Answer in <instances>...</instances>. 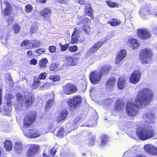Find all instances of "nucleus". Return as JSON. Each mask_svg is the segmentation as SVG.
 <instances>
[{"label": "nucleus", "instance_id": "obj_1", "mask_svg": "<svg viewBox=\"0 0 157 157\" xmlns=\"http://www.w3.org/2000/svg\"><path fill=\"white\" fill-rule=\"evenodd\" d=\"M153 96V93L151 90L147 88L142 89L137 95L134 103L132 102L127 103L126 112L128 115L132 117L137 115L139 108L148 105Z\"/></svg>", "mask_w": 157, "mask_h": 157}, {"label": "nucleus", "instance_id": "obj_31", "mask_svg": "<svg viewBox=\"0 0 157 157\" xmlns=\"http://www.w3.org/2000/svg\"><path fill=\"white\" fill-rule=\"evenodd\" d=\"M121 22L120 21L117 19H113L112 21H108V23L110 24L112 26H116L119 25Z\"/></svg>", "mask_w": 157, "mask_h": 157}, {"label": "nucleus", "instance_id": "obj_63", "mask_svg": "<svg viewBox=\"0 0 157 157\" xmlns=\"http://www.w3.org/2000/svg\"><path fill=\"white\" fill-rule=\"evenodd\" d=\"M36 1L37 2L41 3H45L46 2V0H36Z\"/></svg>", "mask_w": 157, "mask_h": 157}, {"label": "nucleus", "instance_id": "obj_55", "mask_svg": "<svg viewBox=\"0 0 157 157\" xmlns=\"http://www.w3.org/2000/svg\"><path fill=\"white\" fill-rule=\"evenodd\" d=\"M11 34L10 33H8L5 36V44L7 43V40L9 37L10 36Z\"/></svg>", "mask_w": 157, "mask_h": 157}, {"label": "nucleus", "instance_id": "obj_62", "mask_svg": "<svg viewBox=\"0 0 157 157\" xmlns=\"http://www.w3.org/2000/svg\"><path fill=\"white\" fill-rule=\"evenodd\" d=\"M2 89H0V105L2 104Z\"/></svg>", "mask_w": 157, "mask_h": 157}, {"label": "nucleus", "instance_id": "obj_41", "mask_svg": "<svg viewBox=\"0 0 157 157\" xmlns=\"http://www.w3.org/2000/svg\"><path fill=\"white\" fill-rule=\"evenodd\" d=\"M60 78L59 76L58 75L51 76L49 77V79L54 82L59 80Z\"/></svg>", "mask_w": 157, "mask_h": 157}, {"label": "nucleus", "instance_id": "obj_53", "mask_svg": "<svg viewBox=\"0 0 157 157\" xmlns=\"http://www.w3.org/2000/svg\"><path fill=\"white\" fill-rule=\"evenodd\" d=\"M83 29L86 33L89 34V31L90 29V26L88 25H84Z\"/></svg>", "mask_w": 157, "mask_h": 157}, {"label": "nucleus", "instance_id": "obj_42", "mask_svg": "<svg viewBox=\"0 0 157 157\" xmlns=\"http://www.w3.org/2000/svg\"><path fill=\"white\" fill-rule=\"evenodd\" d=\"M64 135V129L63 128H59L58 130V133L57 135L58 136L61 137Z\"/></svg>", "mask_w": 157, "mask_h": 157}, {"label": "nucleus", "instance_id": "obj_35", "mask_svg": "<svg viewBox=\"0 0 157 157\" xmlns=\"http://www.w3.org/2000/svg\"><path fill=\"white\" fill-rule=\"evenodd\" d=\"M5 80L6 82L11 83L13 82V80L10 73H8L5 75Z\"/></svg>", "mask_w": 157, "mask_h": 157}, {"label": "nucleus", "instance_id": "obj_13", "mask_svg": "<svg viewBox=\"0 0 157 157\" xmlns=\"http://www.w3.org/2000/svg\"><path fill=\"white\" fill-rule=\"evenodd\" d=\"M143 118L146 122L150 123L153 122L154 115L150 110L145 111L142 116Z\"/></svg>", "mask_w": 157, "mask_h": 157}, {"label": "nucleus", "instance_id": "obj_28", "mask_svg": "<svg viewBox=\"0 0 157 157\" xmlns=\"http://www.w3.org/2000/svg\"><path fill=\"white\" fill-rule=\"evenodd\" d=\"M23 148V144L21 142H17L15 143L14 148L17 153H20Z\"/></svg>", "mask_w": 157, "mask_h": 157}, {"label": "nucleus", "instance_id": "obj_45", "mask_svg": "<svg viewBox=\"0 0 157 157\" xmlns=\"http://www.w3.org/2000/svg\"><path fill=\"white\" fill-rule=\"evenodd\" d=\"M28 47H29L31 49L35 48V44L33 42V40H31L30 41L28 40Z\"/></svg>", "mask_w": 157, "mask_h": 157}, {"label": "nucleus", "instance_id": "obj_10", "mask_svg": "<svg viewBox=\"0 0 157 157\" xmlns=\"http://www.w3.org/2000/svg\"><path fill=\"white\" fill-rule=\"evenodd\" d=\"M139 37L141 39L146 40L151 37V34L148 30L145 29H140L137 30Z\"/></svg>", "mask_w": 157, "mask_h": 157}, {"label": "nucleus", "instance_id": "obj_17", "mask_svg": "<svg viewBox=\"0 0 157 157\" xmlns=\"http://www.w3.org/2000/svg\"><path fill=\"white\" fill-rule=\"evenodd\" d=\"M105 43V42H98L95 43L88 50V53L91 54L94 53Z\"/></svg>", "mask_w": 157, "mask_h": 157}, {"label": "nucleus", "instance_id": "obj_47", "mask_svg": "<svg viewBox=\"0 0 157 157\" xmlns=\"http://www.w3.org/2000/svg\"><path fill=\"white\" fill-rule=\"evenodd\" d=\"M47 74L45 72H43L39 75V79H44L47 76Z\"/></svg>", "mask_w": 157, "mask_h": 157}, {"label": "nucleus", "instance_id": "obj_57", "mask_svg": "<svg viewBox=\"0 0 157 157\" xmlns=\"http://www.w3.org/2000/svg\"><path fill=\"white\" fill-rule=\"evenodd\" d=\"M56 146H54V147L51 150L50 152L51 154H52L53 155L55 154L56 152Z\"/></svg>", "mask_w": 157, "mask_h": 157}, {"label": "nucleus", "instance_id": "obj_56", "mask_svg": "<svg viewBox=\"0 0 157 157\" xmlns=\"http://www.w3.org/2000/svg\"><path fill=\"white\" fill-rule=\"evenodd\" d=\"M95 119L94 121V123L93 124H91L90 125V126L93 127L96 125L97 124V120L98 118V117L97 116H95Z\"/></svg>", "mask_w": 157, "mask_h": 157}, {"label": "nucleus", "instance_id": "obj_27", "mask_svg": "<svg viewBox=\"0 0 157 157\" xmlns=\"http://www.w3.org/2000/svg\"><path fill=\"white\" fill-rule=\"evenodd\" d=\"M4 147L7 151H11L13 148L12 144L11 141L6 140L4 143Z\"/></svg>", "mask_w": 157, "mask_h": 157}, {"label": "nucleus", "instance_id": "obj_43", "mask_svg": "<svg viewBox=\"0 0 157 157\" xmlns=\"http://www.w3.org/2000/svg\"><path fill=\"white\" fill-rule=\"evenodd\" d=\"M68 50L71 52H75L78 50V47L76 45L71 46L69 47Z\"/></svg>", "mask_w": 157, "mask_h": 157}, {"label": "nucleus", "instance_id": "obj_7", "mask_svg": "<svg viewBox=\"0 0 157 157\" xmlns=\"http://www.w3.org/2000/svg\"><path fill=\"white\" fill-rule=\"evenodd\" d=\"M81 100V98L80 96L74 97L69 99L68 104L70 109L73 110L77 108L80 103Z\"/></svg>", "mask_w": 157, "mask_h": 157}, {"label": "nucleus", "instance_id": "obj_54", "mask_svg": "<svg viewBox=\"0 0 157 157\" xmlns=\"http://www.w3.org/2000/svg\"><path fill=\"white\" fill-rule=\"evenodd\" d=\"M37 63V60L36 59H33L30 60V63L32 65H36Z\"/></svg>", "mask_w": 157, "mask_h": 157}, {"label": "nucleus", "instance_id": "obj_37", "mask_svg": "<svg viewBox=\"0 0 157 157\" xmlns=\"http://www.w3.org/2000/svg\"><path fill=\"white\" fill-rule=\"evenodd\" d=\"M95 137H90L87 140V141L89 146H92L95 143Z\"/></svg>", "mask_w": 157, "mask_h": 157}, {"label": "nucleus", "instance_id": "obj_6", "mask_svg": "<svg viewBox=\"0 0 157 157\" xmlns=\"http://www.w3.org/2000/svg\"><path fill=\"white\" fill-rule=\"evenodd\" d=\"M36 117V112L32 113L26 115L23 120V124L25 126L28 127L34 122Z\"/></svg>", "mask_w": 157, "mask_h": 157}, {"label": "nucleus", "instance_id": "obj_44", "mask_svg": "<svg viewBox=\"0 0 157 157\" xmlns=\"http://www.w3.org/2000/svg\"><path fill=\"white\" fill-rule=\"evenodd\" d=\"M20 29V27L17 24H15L13 26V30L14 33H18Z\"/></svg>", "mask_w": 157, "mask_h": 157}, {"label": "nucleus", "instance_id": "obj_52", "mask_svg": "<svg viewBox=\"0 0 157 157\" xmlns=\"http://www.w3.org/2000/svg\"><path fill=\"white\" fill-rule=\"evenodd\" d=\"M81 19L82 18L81 17H78V19L77 20V25H79L82 24V23H83L84 25L85 23H84L83 19Z\"/></svg>", "mask_w": 157, "mask_h": 157}, {"label": "nucleus", "instance_id": "obj_5", "mask_svg": "<svg viewBox=\"0 0 157 157\" xmlns=\"http://www.w3.org/2000/svg\"><path fill=\"white\" fill-rule=\"evenodd\" d=\"M152 52L148 48L141 50L140 54V59L142 63H148L150 62L152 57Z\"/></svg>", "mask_w": 157, "mask_h": 157}, {"label": "nucleus", "instance_id": "obj_23", "mask_svg": "<svg viewBox=\"0 0 157 157\" xmlns=\"http://www.w3.org/2000/svg\"><path fill=\"white\" fill-rule=\"evenodd\" d=\"M67 115V111L65 110H63L61 113L58 116L56 119V121L60 122L64 120Z\"/></svg>", "mask_w": 157, "mask_h": 157}, {"label": "nucleus", "instance_id": "obj_39", "mask_svg": "<svg viewBox=\"0 0 157 157\" xmlns=\"http://www.w3.org/2000/svg\"><path fill=\"white\" fill-rule=\"evenodd\" d=\"M69 45V44H66L64 45H63L61 44H59V46L60 48V49L62 51H65L66 49L68 47Z\"/></svg>", "mask_w": 157, "mask_h": 157}, {"label": "nucleus", "instance_id": "obj_26", "mask_svg": "<svg viewBox=\"0 0 157 157\" xmlns=\"http://www.w3.org/2000/svg\"><path fill=\"white\" fill-rule=\"evenodd\" d=\"M125 78L124 77H121L119 78L117 82V86L119 89L122 90L124 88L125 83Z\"/></svg>", "mask_w": 157, "mask_h": 157}, {"label": "nucleus", "instance_id": "obj_12", "mask_svg": "<svg viewBox=\"0 0 157 157\" xmlns=\"http://www.w3.org/2000/svg\"><path fill=\"white\" fill-rule=\"evenodd\" d=\"M63 88V92L67 94H72L77 90L75 86L70 83H67Z\"/></svg>", "mask_w": 157, "mask_h": 157}, {"label": "nucleus", "instance_id": "obj_24", "mask_svg": "<svg viewBox=\"0 0 157 157\" xmlns=\"http://www.w3.org/2000/svg\"><path fill=\"white\" fill-rule=\"evenodd\" d=\"M67 60L68 64L71 66H75L78 63L79 60L78 58H73L71 57H67Z\"/></svg>", "mask_w": 157, "mask_h": 157}, {"label": "nucleus", "instance_id": "obj_48", "mask_svg": "<svg viewBox=\"0 0 157 157\" xmlns=\"http://www.w3.org/2000/svg\"><path fill=\"white\" fill-rule=\"evenodd\" d=\"M56 48L55 46H51L49 47V50L51 53H54L56 51Z\"/></svg>", "mask_w": 157, "mask_h": 157}, {"label": "nucleus", "instance_id": "obj_11", "mask_svg": "<svg viewBox=\"0 0 157 157\" xmlns=\"http://www.w3.org/2000/svg\"><path fill=\"white\" fill-rule=\"evenodd\" d=\"M126 56V51L124 50H122L117 54L115 62L118 66L121 65L122 63L123 59Z\"/></svg>", "mask_w": 157, "mask_h": 157}, {"label": "nucleus", "instance_id": "obj_19", "mask_svg": "<svg viewBox=\"0 0 157 157\" xmlns=\"http://www.w3.org/2000/svg\"><path fill=\"white\" fill-rule=\"evenodd\" d=\"M80 31L79 29L75 28L71 36V43L72 44L76 43L78 41V38L80 36Z\"/></svg>", "mask_w": 157, "mask_h": 157}, {"label": "nucleus", "instance_id": "obj_36", "mask_svg": "<svg viewBox=\"0 0 157 157\" xmlns=\"http://www.w3.org/2000/svg\"><path fill=\"white\" fill-rule=\"evenodd\" d=\"M31 138H36L40 136V133L38 131L31 130Z\"/></svg>", "mask_w": 157, "mask_h": 157}, {"label": "nucleus", "instance_id": "obj_21", "mask_svg": "<svg viewBox=\"0 0 157 157\" xmlns=\"http://www.w3.org/2000/svg\"><path fill=\"white\" fill-rule=\"evenodd\" d=\"M67 115V111L65 110H63L61 113L58 116L56 119V121L60 122L64 120Z\"/></svg>", "mask_w": 157, "mask_h": 157}, {"label": "nucleus", "instance_id": "obj_29", "mask_svg": "<svg viewBox=\"0 0 157 157\" xmlns=\"http://www.w3.org/2000/svg\"><path fill=\"white\" fill-rule=\"evenodd\" d=\"M101 145L102 146H104L109 140V138L107 136L104 135L101 136Z\"/></svg>", "mask_w": 157, "mask_h": 157}, {"label": "nucleus", "instance_id": "obj_18", "mask_svg": "<svg viewBox=\"0 0 157 157\" xmlns=\"http://www.w3.org/2000/svg\"><path fill=\"white\" fill-rule=\"evenodd\" d=\"M116 79L114 78L108 79L106 82L105 85V89L108 91L112 90L114 87Z\"/></svg>", "mask_w": 157, "mask_h": 157}, {"label": "nucleus", "instance_id": "obj_60", "mask_svg": "<svg viewBox=\"0 0 157 157\" xmlns=\"http://www.w3.org/2000/svg\"><path fill=\"white\" fill-rule=\"evenodd\" d=\"M31 130L29 131V133H25L24 134L25 136L27 137L31 138Z\"/></svg>", "mask_w": 157, "mask_h": 157}, {"label": "nucleus", "instance_id": "obj_3", "mask_svg": "<svg viewBox=\"0 0 157 157\" xmlns=\"http://www.w3.org/2000/svg\"><path fill=\"white\" fill-rule=\"evenodd\" d=\"M137 134L140 139L145 140L153 137L155 132L152 127L145 124L137 127Z\"/></svg>", "mask_w": 157, "mask_h": 157}, {"label": "nucleus", "instance_id": "obj_8", "mask_svg": "<svg viewBox=\"0 0 157 157\" xmlns=\"http://www.w3.org/2000/svg\"><path fill=\"white\" fill-rule=\"evenodd\" d=\"M39 147L38 145L33 144L30 145L26 153V155L28 157L35 156L37 154Z\"/></svg>", "mask_w": 157, "mask_h": 157}, {"label": "nucleus", "instance_id": "obj_50", "mask_svg": "<svg viewBox=\"0 0 157 157\" xmlns=\"http://www.w3.org/2000/svg\"><path fill=\"white\" fill-rule=\"evenodd\" d=\"M57 68V65L55 63L52 64L50 67V69L51 71H54Z\"/></svg>", "mask_w": 157, "mask_h": 157}, {"label": "nucleus", "instance_id": "obj_30", "mask_svg": "<svg viewBox=\"0 0 157 157\" xmlns=\"http://www.w3.org/2000/svg\"><path fill=\"white\" fill-rule=\"evenodd\" d=\"M130 42L132 48L134 49L138 47L139 45L138 42L136 39H132L130 41Z\"/></svg>", "mask_w": 157, "mask_h": 157}, {"label": "nucleus", "instance_id": "obj_49", "mask_svg": "<svg viewBox=\"0 0 157 157\" xmlns=\"http://www.w3.org/2000/svg\"><path fill=\"white\" fill-rule=\"evenodd\" d=\"M33 42L35 44V48L39 47L41 45V43L38 40H33Z\"/></svg>", "mask_w": 157, "mask_h": 157}, {"label": "nucleus", "instance_id": "obj_2", "mask_svg": "<svg viewBox=\"0 0 157 157\" xmlns=\"http://www.w3.org/2000/svg\"><path fill=\"white\" fill-rule=\"evenodd\" d=\"M16 98L17 101L14 105V107L16 112L17 113H20L22 110L24 104V98L25 100L24 105L25 107L31 106L34 100L33 97L31 94L25 95L24 97L20 93H17Z\"/></svg>", "mask_w": 157, "mask_h": 157}, {"label": "nucleus", "instance_id": "obj_40", "mask_svg": "<svg viewBox=\"0 0 157 157\" xmlns=\"http://www.w3.org/2000/svg\"><path fill=\"white\" fill-rule=\"evenodd\" d=\"M33 10V7L32 5L28 4L25 6V11L27 13H29L32 12Z\"/></svg>", "mask_w": 157, "mask_h": 157}, {"label": "nucleus", "instance_id": "obj_22", "mask_svg": "<svg viewBox=\"0 0 157 157\" xmlns=\"http://www.w3.org/2000/svg\"><path fill=\"white\" fill-rule=\"evenodd\" d=\"M67 115V111L65 110H63L61 113L58 116L56 119V121L60 122L64 120Z\"/></svg>", "mask_w": 157, "mask_h": 157}, {"label": "nucleus", "instance_id": "obj_15", "mask_svg": "<svg viewBox=\"0 0 157 157\" xmlns=\"http://www.w3.org/2000/svg\"><path fill=\"white\" fill-rule=\"evenodd\" d=\"M51 10L49 7L45 8L40 12V15L43 17L44 20H48L51 15Z\"/></svg>", "mask_w": 157, "mask_h": 157}, {"label": "nucleus", "instance_id": "obj_58", "mask_svg": "<svg viewBox=\"0 0 157 157\" xmlns=\"http://www.w3.org/2000/svg\"><path fill=\"white\" fill-rule=\"evenodd\" d=\"M7 22H8V25L10 24L13 22V19L12 17H9L7 20Z\"/></svg>", "mask_w": 157, "mask_h": 157}, {"label": "nucleus", "instance_id": "obj_59", "mask_svg": "<svg viewBox=\"0 0 157 157\" xmlns=\"http://www.w3.org/2000/svg\"><path fill=\"white\" fill-rule=\"evenodd\" d=\"M28 42V40L23 41L21 43V46H26L27 48Z\"/></svg>", "mask_w": 157, "mask_h": 157}, {"label": "nucleus", "instance_id": "obj_25", "mask_svg": "<svg viewBox=\"0 0 157 157\" xmlns=\"http://www.w3.org/2000/svg\"><path fill=\"white\" fill-rule=\"evenodd\" d=\"M124 103L121 101H116L115 104L114 109L117 111L121 110L124 107Z\"/></svg>", "mask_w": 157, "mask_h": 157}, {"label": "nucleus", "instance_id": "obj_64", "mask_svg": "<svg viewBox=\"0 0 157 157\" xmlns=\"http://www.w3.org/2000/svg\"><path fill=\"white\" fill-rule=\"evenodd\" d=\"M27 53L28 56H30L32 55L33 54V52L31 51H27Z\"/></svg>", "mask_w": 157, "mask_h": 157}, {"label": "nucleus", "instance_id": "obj_9", "mask_svg": "<svg viewBox=\"0 0 157 157\" xmlns=\"http://www.w3.org/2000/svg\"><path fill=\"white\" fill-rule=\"evenodd\" d=\"M141 76V73L140 71L138 70L134 71L130 77V82L133 84H136L140 81Z\"/></svg>", "mask_w": 157, "mask_h": 157}, {"label": "nucleus", "instance_id": "obj_33", "mask_svg": "<svg viewBox=\"0 0 157 157\" xmlns=\"http://www.w3.org/2000/svg\"><path fill=\"white\" fill-rule=\"evenodd\" d=\"M34 82L32 86L34 89L37 88L40 84V81L39 78L37 77H35L33 78Z\"/></svg>", "mask_w": 157, "mask_h": 157}, {"label": "nucleus", "instance_id": "obj_46", "mask_svg": "<svg viewBox=\"0 0 157 157\" xmlns=\"http://www.w3.org/2000/svg\"><path fill=\"white\" fill-rule=\"evenodd\" d=\"M108 5L111 7H117L118 6V4L115 2H107Z\"/></svg>", "mask_w": 157, "mask_h": 157}, {"label": "nucleus", "instance_id": "obj_16", "mask_svg": "<svg viewBox=\"0 0 157 157\" xmlns=\"http://www.w3.org/2000/svg\"><path fill=\"white\" fill-rule=\"evenodd\" d=\"M77 2L81 5H85V10L87 13V15L90 17H93V10L90 4H86V2L85 1L79 0L77 1Z\"/></svg>", "mask_w": 157, "mask_h": 157}, {"label": "nucleus", "instance_id": "obj_51", "mask_svg": "<svg viewBox=\"0 0 157 157\" xmlns=\"http://www.w3.org/2000/svg\"><path fill=\"white\" fill-rule=\"evenodd\" d=\"M36 53L39 55L42 54L43 53H44L45 51V50L44 48H39L36 50Z\"/></svg>", "mask_w": 157, "mask_h": 157}, {"label": "nucleus", "instance_id": "obj_14", "mask_svg": "<svg viewBox=\"0 0 157 157\" xmlns=\"http://www.w3.org/2000/svg\"><path fill=\"white\" fill-rule=\"evenodd\" d=\"M145 152L154 155H157V148L150 144L145 145L144 146Z\"/></svg>", "mask_w": 157, "mask_h": 157}, {"label": "nucleus", "instance_id": "obj_4", "mask_svg": "<svg viewBox=\"0 0 157 157\" xmlns=\"http://www.w3.org/2000/svg\"><path fill=\"white\" fill-rule=\"evenodd\" d=\"M110 69V66L105 65L102 67L99 71H95L92 72L89 76L91 82L93 84L99 83L103 75L109 73Z\"/></svg>", "mask_w": 157, "mask_h": 157}, {"label": "nucleus", "instance_id": "obj_20", "mask_svg": "<svg viewBox=\"0 0 157 157\" xmlns=\"http://www.w3.org/2000/svg\"><path fill=\"white\" fill-rule=\"evenodd\" d=\"M1 7L2 9L3 7H4L5 6H6L3 13L5 15H9L11 13V8L10 5L7 2H2L1 1Z\"/></svg>", "mask_w": 157, "mask_h": 157}, {"label": "nucleus", "instance_id": "obj_34", "mask_svg": "<svg viewBox=\"0 0 157 157\" xmlns=\"http://www.w3.org/2000/svg\"><path fill=\"white\" fill-rule=\"evenodd\" d=\"M37 24V23L36 22L33 23L30 28V33L33 34L36 32L38 29Z\"/></svg>", "mask_w": 157, "mask_h": 157}, {"label": "nucleus", "instance_id": "obj_38", "mask_svg": "<svg viewBox=\"0 0 157 157\" xmlns=\"http://www.w3.org/2000/svg\"><path fill=\"white\" fill-rule=\"evenodd\" d=\"M53 104V100L52 99H51L48 100L47 102L46 106L45 108V109L46 111L48 110L49 108L52 106Z\"/></svg>", "mask_w": 157, "mask_h": 157}, {"label": "nucleus", "instance_id": "obj_61", "mask_svg": "<svg viewBox=\"0 0 157 157\" xmlns=\"http://www.w3.org/2000/svg\"><path fill=\"white\" fill-rule=\"evenodd\" d=\"M80 118L79 117H77L75 119V121H74L73 124H75L76 123L80 120Z\"/></svg>", "mask_w": 157, "mask_h": 157}, {"label": "nucleus", "instance_id": "obj_32", "mask_svg": "<svg viewBox=\"0 0 157 157\" xmlns=\"http://www.w3.org/2000/svg\"><path fill=\"white\" fill-rule=\"evenodd\" d=\"M48 63V60L47 58H43L40 61V67L43 68H45L46 66V64Z\"/></svg>", "mask_w": 157, "mask_h": 157}]
</instances>
